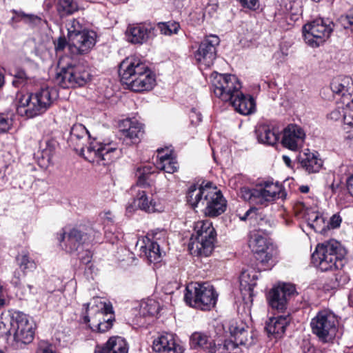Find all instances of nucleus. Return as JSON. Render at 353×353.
Returning a JSON list of instances; mask_svg holds the SVG:
<instances>
[{"instance_id": "nucleus-1", "label": "nucleus", "mask_w": 353, "mask_h": 353, "mask_svg": "<svg viewBox=\"0 0 353 353\" xmlns=\"http://www.w3.org/2000/svg\"><path fill=\"white\" fill-rule=\"evenodd\" d=\"M89 136V132L83 125L76 123L70 130L68 143L95 165H107L119 157L120 150L111 143L103 144L94 140L85 147Z\"/></svg>"}, {"instance_id": "nucleus-2", "label": "nucleus", "mask_w": 353, "mask_h": 353, "mask_svg": "<svg viewBox=\"0 0 353 353\" xmlns=\"http://www.w3.org/2000/svg\"><path fill=\"white\" fill-rule=\"evenodd\" d=\"M345 254L346 250L341 243L331 239L318 244L312 260L322 271L338 270L343 267Z\"/></svg>"}, {"instance_id": "nucleus-3", "label": "nucleus", "mask_w": 353, "mask_h": 353, "mask_svg": "<svg viewBox=\"0 0 353 353\" xmlns=\"http://www.w3.org/2000/svg\"><path fill=\"white\" fill-rule=\"evenodd\" d=\"M56 97V91L48 87L35 93L24 95L19 101L17 113L28 118L40 115L49 108Z\"/></svg>"}, {"instance_id": "nucleus-4", "label": "nucleus", "mask_w": 353, "mask_h": 353, "mask_svg": "<svg viewBox=\"0 0 353 353\" xmlns=\"http://www.w3.org/2000/svg\"><path fill=\"white\" fill-rule=\"evenodd\" d=\"M216 233L211 221L201 220L194 223V232L188 248L191 254L208 256L214 250Z\"/></svg>"}, {"instance_id": "nucleus-5", "label": "nucleus", "mask_w": 353, "mask_h": 353, "mask_svg": "<svg viewBox=\"0 0 353 353\" xmlns=\"http://www.w3.org/2000/svg\"><path fill=\"white\" fill-rule=\"evenodd\" d=\"M152 169V168L150 165L137 168L135 172L137 178L136 186L139 189L134 199V205L136 208L150 213L162 210L161 206L148 196L152 194L150 188L152 184V181H149V176L153 172Z\"/></svg>"}, {"instance_id": "nucleus-6", "label": "nucleus", "mask_w": 353, "mask_h": 353, "mask_svg": "<svg viewBox=\"0 0 353 353\" xmlns=\"http://www.w3.org/2000/svg\"><path fill=\"white\" fill-rule=\"evenodd\" d=\"M218 294L208 283H190L185 288L184 300L190 306L201 310H210L217 301Z\"/></svg>"}, {"instance_id": "nucleus-7", "label": "nucleus", "mask_w": 353, "mask_h": 353, "mask_svg": "<svg viewBox=\"0 0 353 353\" xmlns=\"http://www.w3.org/2000/svg\"><path fill=\"white\" fill-rule=\"evenodd\" d=\"M168 234L165 230H154L148 234L145 239L139 241V255L149 263H157L161 257V249L167 245Z\"/></svg>"}, {"instance_id": "nucleus-8", "label": "nucleus", "mask_w": 353, "mask_h": 353, "mask_svg": "<svg viewBox=\"0 0 353 353\" xmlns=\"http://www.w3.org/2000/svg\"><path fill=\"white\" fill-rule=\"evenodd\" d=\"M210 81L212 92L223 101L232 100L241 92V84L235 75L214 72Z\"/></svg>"}, {"instance_id": "nucleus-9", "label": "nucleus", "mask_w": 353, "mask_h": 353, "mask_svg": "<svg viewBox=\"0 0 353 353\" xmlns=\"http://www.w3.org/2000/svg\"><path fill=\"white\" fill-rule=\"evenodd\" d=\"M338 321L336 315L330 310L319 311L310 322L312 332L321 341L327 342L332 339L337 330Z\"/></svg>"}, {"instance_id": "nucleus-10", "label": "nucleus", "mask_w": 353, "mask_h": 353, "mask_svg": "<svg viewBox=\"0 0 353 353\" xmlns=\"http://www.w3.org/2000/svg\"><path fill=\"white\" fill-rule=\"evenodd\" d=\"M90 79V74L82 64H70L63 67L56 76L57 83L63 88L83 86Z\"/></svg>"}, {"instance_id": "nucleus-11", "label": "nucleus", "mask_w": 353, "mask_h": 353, "mask_svg": "<svg viewBox=\"0 0 353 353\" xmlns=\"http://www.w3.org/2000/svg\"><path fill=\"white\" fill-rule=\"evenodd\" d=\"M10 334L14 341L24 344L30 343L34 338L33 323L29 317L21 312H14L10 318Z\"/></svg>"}, {"instance_id": "nucleus-12", "label": "nucleus", "mask_w": 353, "mask_h": 353, "mask_svg": "<svg viewBox=\"0 0 353 353\" xmlns=\"http://www.w3.org/2000/svg\"><path fill=\"white\" fill-rule=\"evenodd\" d=\"M332 23L328 20L316 19L305 24L303 34L305 42L312 47H318L329 38L332 31Z\"/></svg>"}, {"instance_id": "nucleus-13", "label": "nucleus", "mask_w": 353, "mask_h": 353, "mask_svg": "<svg viewBox=\"0 0 353 353\" xmlns=\"http://www.w3.org/2000/svg\"><path fill=\"white\" fill-rule=\"evenodd\" d=\"M148 68V66L140 59L133 57H128L119 65V73L121 81L130 88Z\"/></svg>"}, {"instance_id": "nucleus-14", "label": "nucleus", "mask_w": 353, "mask_h": 353, "mask_svg": "<svg viewBox=\"0 0 353 353\" xmlns=\"http://www.w3.org/2000/svg\"><path fill=\"white\" fill-rule=\"evenodd\" d=\"M220 39L216 35L206 36L201 41L194 56L196 61L205 68L211 66L216 57V47Z\"/></svg>"}, {"instance_id": "nucleus-15", "label": "nucleus", "mask_w": 353, "mask_h": 353, "mask_svg": "<svg viewBox=\"0 0 353 353\" xmlns=\"http://www.w3.org/2000/svg\"><path fill=\"white\" fill-rule=\"evenodd\" d=\"M294 292V286L289 283H283L272 288L268 295V302L272 309L279 313L283 312L287 309L289 298Z\"/></svg>"}, {"instance_id": "nucleus-16", "label": "nucleus", "mask_w": 353, "mask_h": 353, "mask_svg": "<svg viewBox=\"0 0 353 353\" xmlns=\"http://www.w3.org/2000/svg\"><path fill=\"white\" fill-rule=\"evenodd\" d=\"M250 248L256 254L257 260L268 263L272 258L273 245L259 232H253L249 239Z\"/></svg>"}, {"instance_id": "nucleus-17", "label": "nucleus", "mask_w": 353, "mask_h": 353, "mask_svg": "<svg viewBox=\"0 0 353 353\" xmlns=\"http://www.w3.org/2000/svg\"><path fill=\"white\" fill-rule=\"evenodd\" d=\"M61 248L67 252L72 253L89 241L88 234L77 228L63 231L59 238Z\"/></svg>"}, {"instance_id": "nucleus-18", "label": "nucleus", "mask_w": 353, "mask_h": 353, "mask_svg": "<svg viewBox=\"0 0 353 353\" xmlns=\"http://www.w3.org/2000/svg\"><path fill=\"white\" fill-rule=\"evenodd\" d=\"M97 34L94 31L83 30L77 37L68 41V50L71 54L78 55L88 53L96 43Z\"/></svg>"}, {"instance_id": "nucleus-19", "label": "nucleus", "mask_w": 353, "mask_h": 353, "mask_svg": "<svg viewBox=\"0 0 353 353\" xmlns=\"http://www.w3.org/2000/svg\"><path fill=\"white\" fill-rule=\"evenodd\" d=\"M156 28L151 23H141L128 26L125 35L132 43L142 44L155 36Z\"/></svg>"}, {"instance_id": "nucleus-20", "label": "nucleus", "mask_w": 353, "mask_h": 353, "mask_svg": "<svg viewBox=\"0 0 353 353\" xmlns=\"http://www.w3.org/2000/svg\"><path fill=\"white\" fill-rule=\"evenodd\" d=\"M240 219L243 221L249 220L250 224L257 226V232H261L264 234L270 233V229L274 224L270 215L265 214L263 210L254 207L250 208Z\"/></svg>"}, {"instance_id": "nucleus-21", "label": "nucleus", "mask_w": 353, "mask_h": 353, "mask_svg": "<svg viewBox=\"0 0 353 353\" xmlns=\"http://www.w3.org/2000/svg\"><path fill=\"white\" fill-rule=\"evenodd\" d=\"M305 138V133L300 126L290 124L283 130L281 143L285 148L296 151L303 146Z\"/></svg>"}, {"instance_id": "nucleus-22", "label": "nucleus", "mask_w": 353, "mask_h": 353, "mask_svg": "<svg viewBox=\"0 0 353 353\" xmlns=\"http://www.w3.org/2000/svg\"><path fill=\"white\" fill-rule=\"evenodd\" d=\"M259 205H265L285 196L281 185L272 181H265L257 185Z\"/></svg>"}, {"instance_id": "nucleus-23", "label": "nucleus", "mask_w": 353, "mask_h": 353, "mask_svg": "<svg viewBox=\"0 0 353 353\" xmlns=\"http://www.w3.org/2000/svg\"><path fill=\"white\" fill-rule=\"evenodd\" d=\"M226 210V201L216 186L210 190V194L205 205L204 213L210 217L217 216Z\"/></svg>"}, {"instance_id": "nucleus-24", "label": "nucleus", "mask_w": 353, "mask_h": 353, "mask_svg": "<svg viewBox=\"0 0 353 353\" xmlns=\"http://www.w3.org/2000/svg\"><path fill=\"white\" fill-rule=\"evenodd\" d=\"M229 330L231 337L239 345L250 346L254 343V334L249 332L248 326L243 321H232L230 323Z\"/></svg>"}, {"instance_id": "nucleus-25", "label": "nucleus", "mask_w": 353, "mask_h": 353, "mask_svg": "<svg viewBox=\"0 0 353 353\" xmlns=\"http://www.w3.org/2000/svg\"><path fill=\"white\" fill-rule=\"evenodd\" d=\"M213 185L210 182L206 183L205 185H201L197 187L196 185H192L187 192V201L193 208H196L199 205L205 206L208 197L210 194V190L212 188Z\"/></svg>"}, {"instance_id": "nucleus-26", "label": "nucleus", "mask_w": 353, "mask_h": 353, "mask_svg": "<svg viewBox=\"0 0 353 353\" xmlns=\"http://www.w3.org/2000/svg\"><path fill=\"white\" fill-rule=\"evenodd\" d=\"M153 350L161 353H183L184 348L172 334L166 333L158 337L153 342Z\"/></svg>"}, {"instance_id": "nucleus-27", "label": "nucleus", "mask_w": 353, "mask_h": 353, "mask_svg": "<svg viewBox=\"0 0 353 353\" xmlns=\"http://www.w3.org/2000/svg\"><path fill=\"white\" fill-rule=\"evenodd\" d=\"M123 125L126 128L121 130L125 139L132 143H139L144 133L143 125L136 120L127 119L123 121Z\"/></svg>"}, {"instance_id": "nucleus-28", "label": "nucleus", "mask_w": 353, "mask_h": 353, "mask_svg": "<svg viewBox=\"0 0 353 353\" xmlns=\"http://www.w3.org/2000/svg\"><path fill=\"white\" fill-rule=\"evenodd\" d=\"M234 110L243 115H248L255 111V102L250 96H246L240 92L232 100H230Z\"/></svg>"}, {"instance_id": "nucleus-29", "label": "nucleus", "mask_w": 353, "mask_h": 353, "mask_svg": "<svg viewBox=\"0 0 353 353\" xmlns=\"http://www.w3.org/2000/svg\"><path fill=\"white\" fill-rule=\"evenodd\" d=\"M291 317L289 314L271 317L267 322L265 330L268 333L274 335L275 338L280 337L290 323Z\"/></svg>"}, {"instance_id": "nucleus-30", "label": "nucleus", "mask_w": 353, "mask_h": 353, "mask_svg": "<svg viewBox=\"0 0 353 353\" xmlns=\"http://www.w3.org/2000/svg\"><path fill=\"white\" fill-rule=\"evenodd\" d=\"M126 341L121 336H112L102 347H97L94 353H128Z\"/></svg>"}, {"instance_id": "nucleus-31", "label": "nucleus", "mask_w": 353, "mask_h": 353, "mask_svg": "<svg viewBox=\"0 0 353 353\" xmlns=\"http://www.w3.org/2000/svg\"><path fill=\"white\" fill-rule=\"evenodd\" d=\"M256 134L259 142L268 145H274L279 139V130L268 125H259Z\"/></svg>"}, {"instance_id": "nucleus-32", "label": "nucleus", "mask_w": 353, "mask_h": 353, "mask_svg": "<svg viewBox=\"0 0 353 353\" xmlns=\"http://www.w3.org/2000/svg\"><path fill=\"white\" fill-rule=\"evenodd\" d=\"M300 163L301 167L308 173L318 172L323 165L321 159L308 149L301 156Z\"/></svg>"}, {"instance_id": "nucleus-33", "label": "nucleus", "mask_w": 353, "mask_h": 353, "mask_svg": "<svg viewBox=\"0 0 353 353\" xmlns=\"http://www.w3.org/2000/svg\"><path fill=\"white\" fill-rule=\"evenodd\" d=\"M158 160L156 167L167 173H174L177 170L178 165L176 159L171 153H165L163 149H158Z\"/></svg>"}, {"instance_id": "nucleus-34", "label": "nucleus", "mask_w": 353, "mask_h": 353, "mask_svg": "<svg viewBox=\"0 0 353 353\" xmlns=\"http://www.w3.org/2000/svg\"><path fill=\"white\" fill-rule=\"evenodd\" d=\"M155 81L154 73L148 68L132 83L130 89L134 92L150 90L154 86Z\"/></svg>"}, {"instance_id": "nucleus-35", "label": "nucleus", "mask_w": 353, "mask_h": 353, "mask_svg": "<svg viewBox=\"0 0 353 353\" xmlns=\"http://www.w3.org/2000/svg\"><path fill=\"white\" fill-rule=\"evenodd\" d=\"M190 344L192 348H203L208 350L211 353V350L214 348V344L212 345V340L205 333L201 332H195L192 334L190 339Z\"/></svg>"}, {"instance_id": "nucleus-36", "label": "nucleus", "mask_w": 353, "mask_h": 353, "mask_svg": "<svg viewBox=\"0 0 353 353\" xmlns=\"http://www.w3.org/2000/svg\"><path fill=\"white\" fill-rule=\"evenodd\" d=\"M17 266L20 268L23 275L25 276L28 272L34 271L37 265L34 261L30 256V253L26 250L18 252L15 257Z\"/></svg>"}, {"instance_id": "nucleus-37", "label": "nucleus", "mask_w": 353, "mask_h": 353, "mask_svg": "<svg viewBox=\"0 0 353 353\" xmlns=\"http://www.w3.org/2000/svg\"><path fill=\"white\" fill-rule=\"evenodd\" d=\"M101 318H103V313L101 312H97L90 318L89 316H85L84 317V321L85 323H90L89 326L92 330L105 332L112 327L113 321L106 320L102 322Z\"/></svg>"}, {"instance_id": "nucleus-38", "label": "nucleus", "mask_w": 353, "mask_h": 353, "mask_svg": "<svg viewBox=\"0 0 353 353\" xmlns=\"http://www.w3.org/2000/svg\"><path fill=\"white\" fill-rule=\"evenodd\" d=\"M258 273L254 269L243 270L239 277L241 290L252 292L256 285Z\"/></svg>"}, {"instance_id": "nucleus-39", "label": "nucleus", "mask_w": 353, "mask_h": 353, "mask_svg": "<svg viewBox=\"0 0 353 353\" xmlns=\"http://www.w3.org/2000/svg\"><path fill=\"white\" fill-rule=\"evenodd\" d=\"M57 146L58 143L53 138H47L41 143V158L43 161H46V166L52 163V157Z\"/></svg>"}, {"instance_id": "nucleus-40", "label": "nucleus", "mask_w": 353, "mask_h": 353, "mask_svg": "<svg viewBox=\"0 0 353 353\" xmlns=\"http://www.w3.org/2000/svg\"><path fill=\"white\" fill-rule=\"evenodd\" d=\"M12 12L13 16L10 20V23L12 26L20 21L29 25H37L41 21V18L37 15L26 14L23 11H17L15 10H13Z\"/></svg>"}, {"instance_id": "nucleus-41", "label": "nucleus", "mask_w": 353, "mask_h": 353, "mask_svg": "<svg viewBox=\"0 0 353 353\" xmlns=\"http://www.w3.org/2000/svg\"><path fill=\"white\" fill-rule=\"evenodd\" d=\"M57 10L61 17L72 14L78 10L77 4L73 0H55Z\"/></svg>"}, {"instance_id": "nucleus-42", "label": "nucleus", "mask_w": 353, "mask_h": 353, "mask_svg": "<svg viewBox=\"0 0 353 353\" xmlns=\"http://www.w3.org/2000/svg\"><path fill=\"white\" fill-rule=\"evenodd\" d=\"M100 309L94 308L93 306L91 308H90V305L88 304L87 307V316H89V317L90 318L92 316H94L97 312H101L103 316V318H101L102 322H104L106 320H108V321H113L114 319L112 318V306L102 302H100Z\"/></svg>"}, {"instance_id": "nucleus-43", "label": "nucleus", "mask_w": 353, "mask_h": 353, "mask_svg": "<svg viewBox=\"0 0 353 353\" xmlns=\"http://www.w3.org/2000/svg\"><path fill=\"white\" fill-rule=\"evenodd\" d=\"M12 85L16 88L24 87L30 79V76L21 68H16L13 73Z\"/></svg>"}, {"instance_id": "nucleus-44", "label": "nucleus", "mask_w": 353, "mask_h": 353, "mask_svg": "<svg viewBox=\"0 0 353 353\" xmlns=\"http://www.w3.org/2000/svg\"><path fill=\"white\" fill-rule=\"evenodd\" d=\"M157 28L161 34L165 36H171L177 34L180 25L176 21L159 22L157 24Z\"/></svg>"}, {"instance_id": "nucleus-45", "label": "nucleus", "mask_w": 353, "mask_h": 353, "mask_svg": "<svg viewBox=\"0 0 353 353\" xmlns=\"http://www.w3.org/2000/svg\"><path fill=\"white\" fill-rule=\"evenodd\" d=\"M259 192L257 190V185L254 188H250L248 187H243L240 189L239 196L245 201H248L253 204L259 205L258 203L259 200Z\"/></svg>"}, {"instance_id": "nucleus-46", "label": "nucleus", "mask_w": 353, "mask_h": 353, "mask_svg": "<svg viewBox=\"0 0 353 353\" xmlns=\"http://www.w3.org/2000/svg\"><path fill=\"white\" fill-rule=\"evenodd\" d=\"M159 311V303L154 300H148L141 304L140 314L143 316H153Z\"/></svg>"}, {"instance_id": "nucleus-47", "label": "nucleus", "mask_w": 353, "mask_h": 353, "mask_svg": "<svg viewBox=\"0 0 353 353\" xmlns=\"http://www.w3.org/2000/svg\"><path fill=\"white\" fill-rule=\"evenodd\" d=\"M239 345V343H236V341L231 337L230 340H225L223 344L214 345L211 353H232V351Z\"/></svg>"}, {"instance_id": "nucleus-48", "label": "nucleus", "mask_w": 353, "mask_h": 353, "mask_svg": "<svg viewBox=\"0 0 353 353\" xmlns=\"http://www.w3.org/2000/svg\"><path fill=\"white\" fill-rule=\"evenodd\" d=\"M65 26L68 30V41L72 40V37H77L83 32L80 23L74 19L68 21Z\"/></svg>"}, {"instance_id": "nucleus-49", "label": "nucleus", "mask_w": 353, "mask_h": 353, "mask_svg": "<svg viewBox=\"0 0 353 353\" xmlns=\"http://www.w3.org/2000/svg\"><path fill=\"white\" fill-rule=\"evenodd\" d=\"M312 216L314 217L312 223H309V225L316 232L319 233H325L327 230V224L325 223L324 218L316 212H312Z\"/></svg>"}, {"instance_id": "nucleus-50", "label": "nucleus", "mask_w": 353, "mask_h": 353, "mask_svg": "<svg viewBox=\"0 0 353 353\" xmlns=\"http://www.w3.org/2000/svg\"><path fill=\"white\" fill-rule=\"evenodd\" d=\"M330 88L334 93L341 94L344 97L348 90L347 80L345 79H334L330 84Z\"/></svg>"}, {"instance_id": "nucleus-51", "label": "nucleus", "mask_w": 353, "mask_h": 353, "mask_svg": "<svg viewBox=\"0 0 353 353\" xmlns=\"http://www.w3.org/2000/svg\"><path fill=\"white\" fill-rule=\"evenodd\" d=\"M337 23L341 28L345 30H350L351 32H353V14H348L341 16Z\"/></svg>"}, {"instance_id": "nucleus-52", "label": "nucleus", "mask_w": 353, "mask_h": 353, "mask_svg": "<svg viewBox=\"0 0 353 353\" xmlns=\"http://www.w3.org/2000/svg\"><path fill=\"white\" fill-rule=\"evenodd\" d=\"M342 219L341 217L338 214H334L332 215L329 221L327 223V228L330 229H335L340 226L341 223Z\"/></svg>"}, {"instance_id": "nucleus-53", "label": "nucleus", "mask_w": 353, "mask_h": 353, "mask_svg": "<svg viewBox=\"0 0 353 353\" xmlns=\"http://www.w3.org/2000/svg\"><path fill=\"white\" fill-rule=\"evenodd\" d=\"M239 1L243 8L252 10H256L259 6V0H239Z\"/></svg>"}, {"instance_id": "nucleus-54", "label": "nucleus", "mask_w": 353, "mask_h": 353, "mask_svg": "<svg viewBox=\"0 0 353 353\" xmlns=\"http://www.w3.org/2000/svg\"><path fill=\"white\" fill-rule=\"evenodd\" d=\"M66 46L68 47V42H67L66 39L63 37H59L54 41V48L57 52L63 51Z\"/></svg>"}, {"instance_id": "nucleus-55", "label": "nucleus", "mask_w": 353, "mask_h": 353, "mask_svg": "<svg viewBox=\"0 0 353 353\" xmlns=\"http://www.w3.org/2000/svg\"><path fill=\"white\" fill-rule=\"evenodd\" d=\"M344 113L343 108H339L332 111L329 114V117L332 120L338 121L343 117Z\"/></svg>"}, {"instance_id": "nucleus-56", "label": "nucleus", "mask_w": 353, "mask_h": 353, "mask_svg": "<svg viewBox=\"0 0 353 353\" xmlns=\"http://www.w3.org/2000/svg\"><path fill=\"white\" fill-rule=\"evenodd\" d=\"M345 139L349 141L350 145H353V125L343 127Z\"/></svg>"}, {"instance_id": "nucleus-57", "label": "nucleus", "mask_w": 353, "mask_h": 353, "mask_svg": "<svg viewBox=\"0 0 353 353\" xmlns=\"http://www.w3.org/2000/svg\"><path fill=\"white\" fill-rule=\"evenodd\" d=\"M10 126V121L3 117H0V132H7Z\"/></svg>"}, {"instance_id": "nucleus-58", "label": "nucleus", "mask_w": 353, "mask_h": 353, "mask_svg": "<svg viewBox=\"0 0 353 353\" xmlns=\"http://www.w3.org/2000/svg\"><path fill=\"white\" fill-rule=\"evenodd\" d=\"M190 117L191 122L195 125L201 121L202 119L201 114L199 112H196L194 109L192 110Z\"/></svg>"}, {"instance_id": "nucleus-59", "label": "nucleus", "mask_w": 353, "mask_h": 353, "mask_svg": "<svg viewBox=\"0 0 353 353\" xmlns=\"http://www.w3.org/2000/svg\"><path fill=\"white\" fill-rule=\"evenodd\" d=\"M21 276H24L23 275V272L21 273L19 271H15L14 272L13 278L12 279L11 281L12 283L16 287L20 285Z\"/></svg>"}, {"instance_id": "nucleus-60", "label": "nucleus", "mask_w": 353, "mask_h": 353, "mask_svg": "<svg viewBox=\"0 0 353 353\" xmlns=\"http://www.w3.org/2000/svg\"><path fill=\"white\" fill-rule=\"evenodd\" d=\"M79 259L83 263L88 264L91 261L92 254L90 251L85 250L79 256Z\"/></svg>"}, {"instance_id": "nucleus-61", "label": "nucleus", "mask_w": 353, "mask_h": 353, "mask_svg": "<svg viewBox=\"0 0 353 353\" xmlns=\"http://www.w3.org/2000/svg\"><path fill=\"white\" fill-rule=\"evenodd\" d=\"M346 183L347 191L349 194L353 197V174L347 178Z\"/></svg>"}, {"instance_id": "nucleus-62", "label": "nucleus", "mask_w": 353, "mask_h": 353, "mask_svg": "<svg viewBox=\"0 0 353 353\" xmlns=\"http://www.w3.org/2000/svg\"><path fill=\"white\" fill-rule=\"evenodd\" d=\"M344 126L347 125H353V116L352 115H347L344 113L343 116Z\"/></svg>"}, {"instance_id": "nucleus-63", "label": "nucleus", "mask_w": 353, "mask_h": 353, "mask_svg": "<svg viewBox=\"0 0 353 353\" xmlns=\"http://www.w3.org/2000/svg\"><path fill=\"white\" fill-rule=\"evenodd\" d=\"M6 305V299L3 294L2 290L0 288V308Z\"/></svg>"}, {"instance_id": "nucleus-64", "label": "nucleus", "mask_w": 353, "mask_h": 353, "mask_svg": "<svg viewBox=\"0 0 353 353\" xmlns=\"http://www.w3.org/2000/svg\"><path fill=\"white\" fill-rule=\"evenodd\" d=\"M299 190L302 193H307L310 190V188L307 185H302L299 188Z\"/></svg>"}]
</instances>
